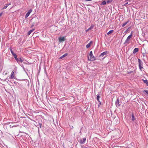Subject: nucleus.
Segmentation results:
<instances>
[{
	"mask_svg": "<svg viewBox=\"0 0 148 148\" xmlns=\"http://www.w3.org/2000/svg\"><path fill=\"white\" fill-rule=\"evenodd\" d=\"M14 84H15V83H16V82H14Z\"/></svg>",
	"mask_w": 148,
	"mask_h": 148,
	"instance_id": "44",
	"label": "nucleus"
},
{
	"mask_svg": "<svg viewBox=\"0 0 148 148\" xmlns=\"http://www.w3.org/2000/svg\"><path fill=\"white\" fill-rule=\"evenodd\" d=\"M34 29H32L29 31L28 32V35H30V34L34 31Z\"/></svg>",
	"mask_w": 148,
	"mask_h": 148,
	"instance_id": "22",
	"label": "nucleus"
},
{
	"mask_svg": "<svg viewBox=\"0 0 148 148\" xmlns=\"http://www.w3.org/2000/svg\"><path fill=\"white\" fill-rule=\"evenodd\" d=\"M11 3H8V4H6L7 5V6H9V5H11Z\"/></svg>",
	"mask_w": 148,
	"mask_h": 148,
	"instance_id": "36",
	"label": "nucleus"
},
{
	"mask_svg": "<svg viewBox=\"0 0 148 148\" xmlns=\"http://www.w3.org/2000/svg\"><path fill=\"white\" fill-rule=\"evenodd\" d=\"M12 54L14 57V58L17 57V55L15 53H12Z\"/></svg>",
	"mask_w": 148,
	"mask_h": 148,
	"instance_id": "24",
	"label": "nucleus"
},
{
	"mask_svg": "<svg viewBox=\"0 0 148 148\" xmlns=\"http://www.w3.org/2000/svg\"><path fill=\"white\" fill-rule=\"evenodd\" d=\"M65 37H60L59 38V40L60 42H62L65 40Z\"/></svg>",
	"mask_w": 148,
	"mask_h": 148,
	"instance_id": "7",
	"label": "nucleus"
},
{
	"mask_svg": "<svg viewBox=\"0 0 148 148\" xmlns=\"http://www.w3.org/2000/svg\"><path fill=\"white\" fill-rule=\"evenodd\" d=\"M106 4V1L104 0L101 3L100 5H105Z\"/></svg>",
	"mask_w": 148,
	"mask_h": 148,
	"instance_id": "17",
	"label": "nucleus"
},
{
	"mask_svg": "<svg viewBox=\"0 0 148 148\" xmlns=\"http://www.w3.org/2000/svg\"><path fill=\"white\" fill-rule=\"evenodd\" d=\"M32 11V9H30L28 11V12L26 13L25 16V18H27L29 15L31 13V12Z\"/></svg>",
	"mask_w": 148,
	"mask_h": 148,
	"instance_id": "6",
	"label": "nucleus"
},
{
	"mask_svg": "<svg viewBox=\"0 0 148 148\" xmlns=\"http://www.w3.org/2000/svg\"><path fill=\"white\" fill-rule=\"evenodd\" d=\"M113 32H114L113 30H111L107 33V34L108 35L111 33H112Z\"/></svg>",
	"mask_w": 148,
	"mask_h": 148,
	"instance_id": "21",
	"label": "nucleus"
},
{
	"mask_svg": "<svg viewBox=\"0 0 148 148\" xmlns=\"http://www.w3.org/2000/svg\"><path fill=\"white\" fill-rule=\"evenodd\" d=\"M129 22V20H128L127 22H125L122 25V27H124L125 26V25H126L127 23H128Z\"/></svg>",
	"mask_w": 148,
	"mask_h": 148,
	"instance_id": "19",
	"label": "nucleus"
},
{
	"mask_svg": "<svg viewBox=\"0 0 148 148\" xmlns=\"http://www.w3.org/2000/svg\"><path fill=\"white\" fill-rule=\"evenodd\" d=\"M71 128H73V127H71Z\"/></svg>",
	"mask_w": 148,
	"mask_h": 148,
	"instance_id": "43",
	"label": "nucleus"
},
{
	"mask_svg": "<svg viewBox=\"0 0 148 148\" xmlns=\"http://www.w3.org/2000/svg\"><path fill=\"white\" fill-rule=\"evenodd\" d=\"M92 41H90V42L88 43L86 45V47L87 48H89L91 44L92 43Z\"/></svg>",
	"mask_w": 148,
	"mask_h": 148,
	"instance_id": "13",
	"label": "nucleus"
},
{
	"mask_svg": "<svg viewBox=\"0 0 148 148\" xmlns=\"http://www.w3.org/2000/svg\"><path fill=\"white\" fill-rule=\"evenodd\" d=\"M8 6L6 4H5L4 7L2 8V9L4 10L6 9L8 7Z\"/></svg>",
	"mask_w": 148,
	"mask_h": 148,
	"instance_id": "25",
	"label": "nucleus"
},
{
	"mask_svg": "<svg viewBox=\"0 0 148 148\" xmlns=\"http://www.w3.org/2000/svg\"><path fill=\"white\" fill-rule=\"evenodd\" d=\"M66 99V98L64 97V98H60V101H62L64 100H65Z\"/></svg>",
	"mask_w": 148,
	"mask_h": 148,
	"instance_id": "28",
	"label": "nucleus"
},
{
	"mask_svg": "<svg viewBox=\"0 0 148 148\" xmlns=\"http://www.w3.org/2000/svg\"><path fill=\"white\" fill-rule=\"evenodd\" d=\"M132 144H133L132 143L130 144H129L127 148H134V147Z\"/></svg>",
	"mask_w": 148,
	"mask_h": 148,
	"instance_id": "11",
	"label": "nucleus"
},
{
	"mask_svg": "<svg viewBox=\"0 0 148 148\" xmlns=\"http://www.w3.org/2000/svg\"><path fill=\"white\" fill-rule=\"evenodd\" d=\"M89 56L90 58L89 59L88 56V60L91 61H93L96 60V58L92 54V51H90L89 53Z\"/></svg>",
	"mask_w": 148,
	"mask_h": 148,
	"instance_id": "1",
	"label": "nucleus"
},
{
	"mask_svg": "<svg viewBox=\"0 0 148 148\" xmlns=\"http://www.w3.org/2000/svg\"><path fill=\"white\" fill-rule=\"evenodd\" d=\"M112 1V0H107L106 2L107 3H109Z\"/></svg>",
	"mask_w": 148,
	"mask_h": 148,
	"instance_id": "32",
	"label": "nucleus"
},
{
	"mask_svg": "<svg viewBox=\"0 0 148 148\" xmlns=\"http://www.w3.org/2000/svg\"><path fill=\"white\" fill-rule=\"evenodd\" d=\"M93 26H91L90 28H89L87 30H86V32L88 31L89 30L93 28Z\"/></svg>",
	"mask_w": 148,
	"mask_h": 148,
	"instance_id": "27",
	"label": "nucleus"
},
{
	"mask_svg": "<svg viewBox=\"0 0 148 148\" xmlns=\"http://www.w3.org/2000/svg\"><path fill=\"white\" fill-rule=\"evenodd\" d=\"M37 23H33V25H37Z\"/></svg>",
	"mask_w": 148,
	"mask_h": 148,
	"instance_id": "35",
	"label": "nucleus"
},
{
	"mask_svg": "<svg viewBox=\"0 0 148 148\" xmlns=\"http://www.w3.org/2000/svg\"><path fill=\"white\" fill-rule=\"evenodd\" d=\"M10 127H13V126H11V125H10Z\"/></svg>",
	"mask_w": 148,
	"mask_h": 148,
	"instance_id": "41",
	"label": "nucleus"
},
{
	"mask_svg": "<svg viewBox=\"0 0 148 148\" xmlns=\"http://www.w3.org/2000/svg\"><path fill=\"white\" fill-rule=\"evenodd\" d=\"M108 52L107 51H106L102 53L100 55L99 57H103L104 55H106L107 54Z\"/></svg>",
	"mask_w": 148,
	"mask_h": 148,
	"instance_id": "8",
	"label": "nucleus"
},
{
	"mask_svg": "<svg viewBox=\"0 0 148 148\" xmlns=\"http://www.w3.org/2000/svg\"><path fill=\"white\" fill-rule=\"evenodd\" d=\"M15 59L16 61H17V62H18V63H19V60L18 58L17 57L16 58H15Z\"/></svg>",
	"mask_w": 148,
	"mask_h": 148,
	"instance_id": "29",
	"label": "nucleus"
},
{
	"mask_svg": "<svg viewBox=\"0 0 148 148\" xmlns=\"http://www.w3.org/2000/svg\"><path fill=\"white\" fill-rule=\"evenodd\" d=\"M34 121L35 122V123L34 124L35 126L37 127H38V132H39V127L38 126H39L40 128H41L42 122L40 123L39 122H38V124L37 123L36 121Z\"/></svg>",
	"mask_w": 148,
	"mask_h": 148,
	"instance_id": "3",
	"label": "nucleus"
},
{
	"mask_svg": "<svg viewBox=\"0 0 148 148\" xmlns=\"http://www.w3.org/2000/svg\"><path fill=\"white\" fill-rule=\"evenodd\" d=\"M86 1H91L92 0H85Z\"/></svg>",
	"mask_w": 148,
	"mask_h": 148,
	"instance_id": "39",
	"label": "nucleus"
},
{
	"mask_svg": "<svg viewBox=\"0 0 148 148\" xmlns=\"http://www.w3.org/2000/svg\"><path fill=\"white\" fill-rule=\"evenodd\" d=\"M12 54L14 57V58L17 57V55L15 53H12Z\"/></svg>",
	"mask_w": 148,
	"mask_h": 148,
	"instance_id": "23",
	"label": "nucleus"
},
{
	"mask_svg": "<svg viewBox=\"0 0 148 148\" xmlns=\"http://www.w3.org/2000/svg\"><path fill=\"white\" fill-rule=\"evenodd\" d=\"M129 28H128L125 31V32H127L128 30V29H129Z\"/></svg>",
	"mask_w": 148,
	"mask_h": 148,
	"instance_id": "38",
	"label": "nucleus"
},
{
	"mask_svg": "<svg viewBox=\"0 0 148 148\" xmlns=\"http://www.w3.org/2000/svg\"><path fill=\"white\" fill-rule=\"evenodd\" d=\"M36 20H37V21H38V18H37L36 19Z\"/></svg>",
	"mask_w": 148,
	"mask_h": 148,
	"instance_id": "40",
	"label": "nucleus"
},
{
	"mask_svg": "<svg viewBox=\"0 0 148 148\" xmlns=\"http://www.w3.org/2000/svg\"><path fill=\"white\" fill-rule=\"evenodd\" d=\"M19 60V62H22L24 61V59L23 58L20 57L18 58Z\"/></svg>",
	"mask_w": 148,
	"mask_h": 148,
	"instance_id": "15",
	"label": "nucleus"
},
{
	"mask_svg": "<svg viewBox=\"0 0 148 148\" xmlns=\"http://www.w3.org/2000/svg\"><path fill=\"white\" fill-rule=\"evenodd\" d=\"M132 32L131 34L127 37L126 39L125 40V41L124 43V44H129V43H130L129 40H130V38L132 37Z\"/></svg>",
	"mask_w": 148,
	"mask_h": 148,
	"instance_id": "2",
	"label": "nucleus"
},
{
	"mask_svg": "<svg viewBox=\"0 0 148 148\" xmlns=\"http://www.w3.org/2000/svg\"><path fill=\"white\" fill-rule=\"evenodd\" d=\"M121 102H119V99H117L115 102L116 106L117 107H119L121 105Z\"/></svg>",
	"mask_w": 148,
	"mask_h": 148,
	"instance_id": "4",
	"label": "nucleus"
},
{
	"mask_svg": "<svg viewBox=\"0 0 148 148\" xmlns=\"http://www.w3.org/2000/svg\"><path fill=\"white\" fill-rule=\"evenodd\" d=\"M2 14L3 12H2L0 13V16H1L2 15Z\"/></svg>",
	"mask_w": 148,
	"mask_h": 148,
	"instance_id": "37",
	"label": "nucleus"
},
{
	"mask_svg": "<svg viewBox=\"0 0 148 148\" xmlns=\"http://www.w3.org/2000/svg\"><path fill=\"white\" fill-rule=\"evenodd\" d=\"M135 120V117L133 113L132 114V121H134Z\"/></svg>",
	"mask_w": 148,
	"mask_h": 148,
	"instance_id": "20",
	"label": "nucleus"
},
{
	"mask_svg": "<svg viewBox=\"0 0 148 148\" xmlns=\"http://www.w3.org/2000/svg\"><path fill=\"white\" fill-rule=\"evenodd\" d=\"M86 138H84L83 139L79 141V143L81 144L84 143L86 141Z\"/></svg>",
	"mask_w": 148,
	"mask_h": 148,
	"instance_id": "9",
	"label": "nucleus"
},
{
	"mask_svg": "<svg viewBox=\"0 0 148 148\" xmlns=\"http://www.w3.org/2000/svg\"><path fill=\"white\" fill-rule=\"evenodd\" d=\"M71 128H73V127H71Z\"/></svg>",
	"mask_w": 148,
	"mask_h": 148,
	"instance_id": "42",
	"label": "nucleus"
},
{
	"mask_svg": "<svg viewBox=\"0 0 148 148\" xmlns=\"http://www.w3.org/2000/svg\"><path fill=\"white\" fill-rule=\"evenodd\" d=\"M127 72L129 74H130L131 73H136V71L135 70L132 71H129Z\"/></svg>",
	"mask_w": 148,
	"mask_h": 148,
	"instance_id": "18",
	"label": "nucleus"
},
{
	"mask_svg": "<svg viewBox=\"0 0 148 148\" xmlns=\"http://www.w3.org/2000/svg\"><path fill=\"white\" fill-rule=\"evenodd\" d=\"M138 62L139 63V67L140 69L141 70V69L143 68V67L141 66V63H143L142 62L141 60L140 59H138Z\"/></svg>",
	"mask_w": 148,
	"mask_h": 148,
	"instance_id": "5",
	"label": "nucleus"
},
{
	"mask_svg": "<svg viewBox=\"0 0 148 148\" xmlns=\"http://www.w3.org/2000/svg\"><path fill=\"white\" fill-rule=\"evenodd\" d=\"M131 67L134 68L133 67Z\"/></svg>",
	"mask_w": 148,
	"mask_h": 148,
	"instance_id": "45",
	"label": "nucleus"
},
{
	"mask_svg": "<svg viewBox=\"0 0 148 148\" xmlns=\"http://www.w3.org/2000/svg\"><path fill=\"white\" fill-rule=\"evenodd\" d=\"M99 102V105H98V108L99 107L100 105H101V103L100 101V102Z\"/></svg>",
	"mask_w": 148,
	"mask_h": 148,
	"instance_id": "34",
	"label": "nucleus"
},
{
	"mask_svg": "<svg viewBox=\"0 0 148 148\" xmlns=\"http://www.w3.org/2000/svg\"><path fill=\"white\" fill-rule=\"evenodd\" d=\"M10 50L12 54L14 53L13 52V51L12 50V49L10 47Z\"/></svg>",
	"mask_w": 148,
	"mask_h": 148,
	"instance_id": "31",
	"label": "nucleus"
},
{
	"mask_svg": "<svg viewBox=\"0 0 148 148\" xmlns=\"http://www.w3.org/2000/svg\"><path fill=\"white\" fill-rule=\"evenodd\" d=\"M139 49L138 48H135L134 49V50L133 51V54H135L136 53H137Z\"/></svg>",
	"mask_w": 148,
	"mask_h": 148,
	"instance_id": "12",
	"label": "nucleus"
},
{
	"mask_svg": "<svg viewBox=\"0 0 148 148\" xmlns=\"http://www.w3.org/2000/svg\"><path fill=\"white\" fill-rule=\"evenodd\" d=\"M128 4V2H126V3H123V5L124 6H126V5L127 4Z\"/></svg>",
	"mask_w": 148,
	"mask_h": 148,
	"instance_id": "30",
	"label": "nucleus"
},
{
	"mask_svg": "<svg viewBox=\"0 0 148 148\" xmlns=\"http://www.w3.org/2000/svg\"><path fill=\"white\" fill-rule=\"evenodd\" d=\"M14 74V72L12 71L11 75V77H10V78H11L12 79H14L15 78Z\"/></svg>",
	"mask_w": 148,
	"mask_h": 148,
	"instance_id": "10",
	"label": "nucleus"
},
{
	"mask_svg": "<svg viewBox=\"0 0 148 148\" xmlns=\"http://www.w3.org/2000/svg\"><path fill=\"white\" fill-rule=\"evenodd\" d=\"M68 55V54L67 53H66L64 54L62 56L60 57L59 58V59H61L64 58V57L67 56Z\"/></svg>",
	"mask_w": 148,
	"mask_h": 148,
	"instance_id": "14",
	"label": "nucleus"
},
{
	"mask_svg": "<svg viewBox=\"0 0 148 148\" xmlns=\"http://www.w3.org/2000/svg\"><path fill=\"white\" fill-rule=\"evenodd\" d=\"M144 91L148 95V90H144Z\"/></svg>",
	"mask_w": 148,
	"mask_h": 148,
	"instance_id": "33",
	"label": "nucleus"
},
{
	"mask_svg": "<svg viewBox=\"0 0 148 148\" xmlns=\"http://www.w3.org/2000/svg\"><path fill=\"white\" fill-rule=\"evenodd\" d=\"M143 81L146 84V85L148 86V81L147 80H144L143 79Z\"/></svg>",
	"mask_w": 148,
	"mask_h": 148,
	"instance_id": "16",
	"label": "nucleus"
},
{
	"mask_svg": "<svg viewBox=\"0 0 148 148\" xmlns=\"http://www.w3.org/2000/svg\"><path fill=\"white\" fill-rule=\"evenodd\" d=\"M100 98V96L99 95H97V99L98 102H100L99 99Z\"/></svg>",
	"mask_w": 148,
	"mask_h": 148,
	"instance_id": "26",
	"label": "nucleus"
}]
</instances>
